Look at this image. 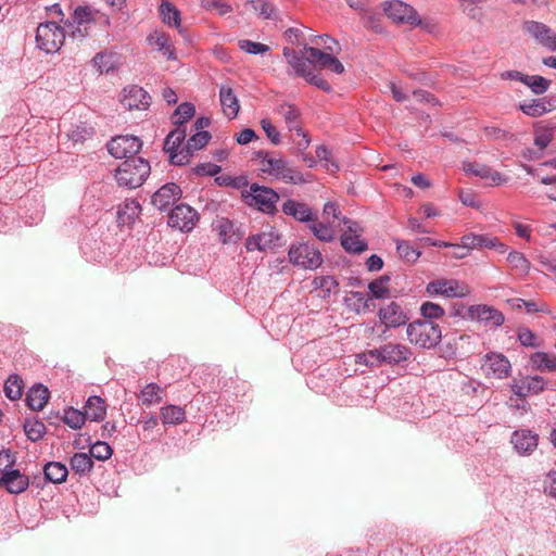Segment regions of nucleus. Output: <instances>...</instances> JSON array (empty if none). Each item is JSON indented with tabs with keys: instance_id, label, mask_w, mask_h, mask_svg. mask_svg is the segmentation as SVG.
<instances>
[{
	"instance_id": "nucleus-1",
	"label": "nucleus",
	"mask_w": 556,
	"mask_h": 556,
	"mask_svg": "<svg viewBox=\"0 0 556 556\" xmlns=\"http://www.w3.org/2000/svg\"><path fill=\"white\" fill-rule=\"evenodd\" d=\"M186 136V128L177 127L165 138L164 151L168 154L169 162L173 165L182 166L188 164L193 153L204 148L211 139L208 131L199 130L188 139L186 146H181Z\"/></svg>"
},
{
	"instance_id": "nucleus-2",
	"label": "nucleus",
	"mask_w": 556,
	"mask_h": 556,
	"mask_svg": "<svg viewBox=\"0 0 556 556\" xmlns=\"http://www.w3.org/2000/svg\"><path fill=\"white\" fill-rule=\"evenodd\" d=\"M256 157L260 160V169L277 180L293 185L305 181L301 172L295 169L288 160L276 153L258 151Z\"/></svg>"
},
{
	"instance_id": "nucleus-3",
	"label": "nucleus",
	"mask_w": 556,
	"mask_h": 556,
	"mask_svg": "<svg viewBox=\"0 0 556 556\" xmlns=\"http://www.w3.org/2000/svg\"><path fill=\"white\" fill-rule=\"evenodd\" d=\"M151 166L142 157H132L125 160L115 169V179L121 187L136 189L140 187L149 177Z\"/></svg>"
},
{
	"instance_id": "nucleus-4",
	"label": "nucleus",
	"mask_w": 556,
	"mask_h": 556,
	"mask_svg": "<svg viewBox=\"0 0 556 556\" xmlns=\"http://www.w3.org/2000/svg\"><path fill=\"white\" fill-rule=\"evenodd\" d=\"M406 333L409 342L421 349L437 346L442 338L440 326L432 320H415L407 326Z\"/></svg>"
},
{
	"instance_id": "nucleus-5",
	"label": "nucleus",
	"mask_w": 556,
	"mask_h": 556,
	"mask_svg": "<svg viewBox=\"0 0 556 556\" xmlns=\"http://www.w3.org/2000/svg\"><path fill=\"white\" fill-rule=\"evenodd\" d=\"M242 198L247 205L267 214H273L276 211L279 200V195L274 189L257 184H252L248 190H244Z\"/></svg>"
},
{
	"instance_id": "nucleus-6",
	"label": "nucleus",
	"mask_w": 556,
	"mask_h": 556,
	"mask_svg": "<svg viewBox=\"0 0 556 556\" xmlns=\"http://www.w3.org/2000/svg\"><path fill=\"white\" fill-rule=\"evenodd\" d=\"M65 39L62 27L54 22L41 23L37 27V47L46 53H53L60 50Z\"/></svg>"
},
{
	"instance_id": "nucleus-7",
	"label": "nucleus",
	"mask_w": 556,
	"mask_h": 556,
	"mask_svg": "<svg viewBox=\"0 0 556 556\" xmlns=\"http://www.w3.org/2000/svg\"><path fill=\"white\" fill-rule=\"evenodd\" d=\"M288 256L291 264L304 269H316L323 264L319 250L307 242L292 244Z\"/></svg>"
},
{
	"instance_id": "nucleus-8",
	"label": "nucleus",
	"mask_w": 556,
	"mask_h": 556,
	"mask_svg": "<svg viewBox=\"0 0 556 556\" xmlns=\"http://www.w3.org/2000/svg\"><path fill=\"white\" fill-rule=\"evenodd\" d=\"M342 224L345 226L340 237V242L345 252L351 254H359L368 249L367 242L361 238L364 229L356 220L342 217Z\"/></svg>"
},
{
	"instance_id": "nucleus-9",
	"label": "nucleus",
	"mask_w": 556,
	"mask_h": 556,
	"mask_svg": "<svg viewBox=\"0 0 556 556\" xmlns=\"http://www.w3.org/2000/svg\"><path fill=\"white\" fill-rule=\"evenodd\" d=\"M465 318L480 323L488 328H498L505 321V316L500 309L486 304L470 305L467 308Z\"/></svg>"
},
{
	"instance_id": "nucleus-10",
	"label": "nucleus",
	"mask_w": 556,
	"mask_h": 556,
	"mask_svg": "<svg viewBox=\"0 0 556 556\" xmlns=\"http://www.w3.org/2000/svg\"><path fill=\"white\" fill-rule=\"evenodd\" d=\"M427 292L431 295L446 298H466L470 294L468 285L456 279H437L427 285Z\"/></svg>"
},
{
	"instance_id": "nucleus-11",
	"label": "nucleus",
	"mask_w": 556,
	"mask_h": 556,
	"mask_svg": "<svg viewBox=\"0 0 556 556\" xmlns=\"http://www.w3.org/2000/svg\"><path fill=\"white\" fill-rule=\"evenodd\" d=\"M141 141L135 136H116L108 143L109 153L115 159H132L141 149Z\"/></svg>"
},
{
	"instance_id": "nucleus-12",
	"label": "nucleus",
	"mask_w": 556,
	"mask_h": 556,
	"mask_svg": "<svg viewBox=\"0 0 556 556\" xmlns=\"http://www.w3.org/2000/svg\"><path fill=\"white\" fill-rule=\"evenodd\" d=\"M383 11L395 23H407L410 25H419L421 23L414 8L401 0L386 2Z\"/></svg>"
},
{
	"instance_id": "nucleus-13",
	"label": "nucleus",
	"mask_w": 556,
	"mask_h": 556,
	"mask_svg": "<svg viewBox=\"0 0 556 556\" xmlns=\"http://www.w3.org/2000/svg\"><path fill=\"white\" fill-rule=\"evenodd\" d=\"M199 219V215L191 206L180 203L176 205L168 217V225L181 231H191Z\"/></svg>"
},
{
	"instance_id": "nucleus-14",
	"label": "nucleus",
	"mask_w": 556,
	"mask_h": 556,
	"mask_svg": "<svg viewBox=\"0 0 556 556\" xmlns=\"http://www.w3.org/2000/svg\"><path fill=\"white\" fill-rule=\"evenodd\" d=\"M478 248L492 249L496 250L500 253H505L507 251V247L504 243H502L497 238L488 235L477 233L464 235L460 239V243L458 244L457 249H466L470 251Z\"/></svg>"
},
{
	"instance_id": "nucleus-15",
	"label": "nucleus",
	"mask_w": 556,
	"mask_h": 556,
	"mask_svg": "<svg viewBox=\"0 0 556 556\" xmlns=\"http://www.w3.org/2000/svg\"><path fill=\"white\" fill-rule=\"evenodd\" d=\"M121 103L128 110H147L151 103L150 94L137 85L123 89Z\"/></svg>"
},
{
	"instance_id": "nucleus-16",
	"label": "nucleus",
	"mask_w": 556,
	"mask_h": 556,
	"mask_svg": "<svg viewBox=\"0 0 556 556\" xmlns=\"http://www.w3.org/2000/svg\"><path fill=\"white\" fill-rule=\"evenodd\" d=\"M378 317L387 328H396L409 320L408 313L396 302H391L381 307Z\"/></svg>"
},
{
	"instance_id": "nucleus-17",
	"label": "nucleus",
	"mask_w": 556,
	"mask_h": 556,
	"mask_svg": "<svg viewBox=\"0 0 556 556\" xmlns=\"http://www.w3.org/2000/svg\"><path fill=\"white\" fill-rule=\"evenodd\" d=\"M275 111L282 118L289 131L303 134V121L300 108L289 102H282L276 106Z\"/></svg>"
},
{
	"instance_id": "nucleus-18",
	"label": "nucleus",
	"mask_w": 556,
	"mask_h": 556,
	"mask_svg": "<svg viewBox=\"0 0 556 556\" xmlns=\"http://www.w3.org/2000/svg\"><path fill=\"white\" fill-rule=\"evenodd\" d=\"M280 236L274 228H267L258 233L248 237L245 249L249 252L267 251L277 245Z\"/></svg>"
},
{
	"instance_id": "nucleus-19",
	"label": "nucleus",
	"mask_w": 556,
	"mask_h": 556,
	"mask_svg": "<svg viewBox=\"0 0 556 556\" xmlns=\"http://www.w3.org/2000/svg\"><path fill=\"white\" fill-rule=\"evenodd\" d=\"M482 368L488 376L492 375L497 379H503L509 376L511 366L503 354L489 353L484 356Z\"/></svg>"
},
{
	"instance_id": "nucleus-20",
	"label": "nucleus",
	"mask_w": 556,
	"mask_h": 556,
	"mask_svg": "<svg viewBox=\"0 0 556 556\" xmlns=\"http://www.w3.org/2000/svg\"><path fill=\"white\" fill-rule=\"evenodd\" d=\"M510 442L519 455H530L538 447L539 435L529 429H519L513 432Z\"/></svg>"
},
{
	"instance_id": "nucleus-21",
	"label": "nucleus",
	"mask_w": 556,
	"mask_h": 556,
	"mask_svg": "<svg viewBox=\"0 0 556 556\" xmlns=\"http://www.w3.org/2000/svg\"><path fill=\"white\" fill-rule=\"evenodd\" d=\"M181 197V189L174 182L162 186L151 198L152 204L160 211L167 210Z\"/></svg>"
},
{
	"instance_id": "nucleus-22",
	"label": "nucleus",
	"mask_w": 556,
	"mask_h": 556,
	"mask_svg": "<svg viewBox=\"0 0 556 556\" xmlns=\"http://www.w3.org/2000/svg\"><path fill=\"white\" fill-rule=\"evenodd\" d=\"M29 479L23 475L18 469H11L3 472L0 477V486L5 489L11 494H20L27 490Z\"/></svg>"
},
{
	"instance_id": "nucleus-23",
	"label": "nucleus",
	"mask_w": 556,
	"mask_h": 556,
	"mask_svg": "<svg viewBox=\"0 0 556 556\" xmlns=\"http://www.w3.org/2000/svg\"><path fill=\"white\" fill-rule=\"evenodd\" d=\"M283 56L295 76L304 78L312 71V61L308 53L306 56L303 52H298L286 47L283 48Z\"/></svg>"
},
{
	"instance_id": "nucleus-24",
	"label": "nucleus",
	"mask_w": 556,
	"mask_h": 556,
	"mask_svg": "<svg viewBox=\"0 0 556 556\" xmlns=\"http://www.w3.org/2000/svg\"><path fill=\"white\" fill-rule=\"evenodd\" d=\"M464 170L467 174L489 180L491 186H500L508 180L507 177H504L500 172L480 163H465Z\"/></svg>"
},
{
	"instance_id": "nucleus-25",
	"label": "nucleus",
	"mask_w": 556,
	"mask_h": 556,
	"mask_svg": "<svg viewBox=\"0 0 556 556\" xmlns=\"http://www.w3.org/2000/svg\"><path fill=\"white\" fill-rule=\"evenodd\" d=\"M214 229L217 231V235L223 243H236L243 236L240 232L239 228L236 227L233 222L228 218L220 217L217 218L214 224Z\"/></svg>"
},
{
	"instance_id": "nucleus-26",
	"label": "nucleus",
	"mask_w": 556,
	"mask_h": 556,
	"mask_svg": "<svg viewBox=\"0 0 556 556\" xmlns=\"http://www.w3.org/2000/svg\"><path fill=\"white\" fill-rule=\"evenodd\" d=\"M412 350L404 344L387 343L382 345V361L387 364H399L410 358Z\"/></svg>"
},
{
	"instance_id": "nucleus-27",
	"label": "nucleus",
	"mask_w": 556,
	"mask_h": 556,
	"mask_svg": "<svg viewBox=\"0 0 556 556\" xmlns=\"http://www.w3.org/2000/svg\"><path fill=\"white\" fill-rule=\"evenodd\" d=\"M219 101L223 112L228 118L232 119L238 115L240 104L232 88L228 86H222L219 88Z\"/></svg>"
},
{
	"instance_id": "nucleus-28",
	"label": "nucleus",
	"mask_w": 556,
	"mask_h": 556,
	"mask_svg": "<svg viewBox=\"0 0 556 556\" xmlns=\"http://www.w3.org/2000/svg\"><path fill=\"white\" fill-rule=\"evenodd\" d=\"M282 212L302 223L312 222L314 219L311 207L305 203L294 200L286 201L282 204Z\"/></svg>"
},
{
	"instance_id": "nucleus-29",
	"label": "nucleus",
	"mask_w": 556,
	"mask_h": 556,
	"mask_svg": "<svg viewBox=\"0 0 556 556\" xmlns=\"http://www.w3.org/2000/svg\"><path fill=\"white\" fill-rule=\"evenodd\" d=\"M141 205L135 199H127L117 211V220L119 225H130L139 217Z\"/></svg>"
},
{
	"instance_id": "nucleus-30",
	"label": "nucleus",
	"mask_w": 556,
	"mask_h": 556,
	"mask_svg": "<svg viewBox=\"0 0 556 556\" xmlns=\"http://www.w3.org/2000/svg\"><path fill=\"white\" fill-rule=\"evenodd\" d=\"M159 11L162 21L166 25L175 27L179 31V34L184 33V28L181 26L180 12L178 11V9H176L170 2L162 0Z\"/></svg>"
},
{
	"instance_id": "nucleus-31",
	"label": "nucleus",
	"mask_w": 556,
	"mask_h": 556,
	"mask_svg": "<svg viewBox=\"0 0 556 556\" xmlns=\"http://www.w3.org/2000/svg\"><path fill=\"white\" fill-rule=\"evenodd\" d=\"M49 390L42 384L31 387L26 396V403L33 410H41L49 400Z\"/></svg>"
},
{
	"instance_id": "nucleus-32",
	"label": "nucleus",
	"mask_w": 556,
	"mask_h": 556,
	"mask_svg": "<svg viewBox=\"0 0 556 556\" xmlns=\"http://www.w3.org/2000/svg\"><path fill=\"white\" fill-rule=\"evenodd\" d=\"M147 40L149 45L155 46L156 50L162 52L168 60H176L170 38L167 34L154 31L153 34L148 36Z\"/></svg>"
},
{
	"instance_id": "nucleus-33",
	"label": "nucleus",
	"mask_w": 556,
	"mask_h": 556,
	"mask_svg": "<svg viewBox=\"0 0 556 556\" xmlns=\"http://www.w3.org/2000/svg\"><path fill=\"white\" fill-rule=\"evenodd\" d=\"M85 415L86 419L89 418L93 421L102 420L106 415V407L103 399L97 395L90 396L86 402Z\"/></svg>"
},
{
	"instance_id": "nucleus-34",
	"label": "nucleus",
	"mask_w": 556,
	"mask_h": 556,
	"mask_svg": "<svg viewBox=\"0 0 556 556\" xmlns=\"http://www.w3.org/2000/svg\"><path fill=\"white\" fill-rule=\"evenodd\" d=\"M526 29L544 47H547L548 41H551L553 35L555 34L545 24L535 21L527 22Z\"/></svg>"
},
{
	"instance_id": "nucleus-35",
	"label": "nucleus",
	"mask_w": 556,
	"mask_h": 556,
	"mask_svg": "<svg viewBox=\"0 0 556 556\" xmlns=\"http://www.w3.org/2000/svg\"><path fill=\"white\" fill-rule=\"evenodd\" d=\"M161 420L164 425L176 426L186 419V412L178 405H166L161 408Z\"/></svg>"
},
{
	"instance_id": "nucleus-36",
	"label": "nucleus",
	"mask_w": 556,
	"mask_h": 556,
	"mask_svg": "<svg viewBox=\"0 0 556 556\" xmlns=\"http://www.w3.org/2000/svg\"><path fill=\"white\" fill-rule=\"evenodd\" d=\"M70 466L75 473L85 476L93 468V462L87 453H75L71 457Z\"/></svg>"
},
{
	"instance_id": "nucleus-37",
	"label": "nucleus",
	"mask_w": 556,
	"mask_h": 556,
	"mask_svg": "<svg viewBox=\"0 0 556 556\" xmlns=\"http://www.w3.org/2000/svg\"><path fill=\"white\" fill-rule=\"evenodd\" d=\"M45 477L48 481L53 483H61L65 481L68 470L65 465L59 462H50L43 468Z\"/></svg>"
},
{
	"instance_id": "nucleus-38",
	"label": "nucleus",
	"mask_w": 556,
	"mask_h": 556,
	"mask_svg": "<svg viewBox=\"0 0 556 556\" xmlns=\"http://www.w3.org/2000/svg\"><path fill=\"white\" fill-rule=\"evenodd\" d=\"M139 399L141 400L142 404L147 406L159 404L163 400V390L159 384L154 382L148 383L141 390Z\"/></svg>"
},
{
	"instance_id": "nucleus-39",
	"label": "nucleus",
	"mask_w": 556,
	"mask_h": 556,
	"mask_svg": "<svg viewBox=\"0 0 556 556\" xmlns=\"http://www.w3.org/2000/svg\"><path fill=\"white\" fill-rule=\"evenodd\" d=\"M532 365L541 371H556V356L545 352H535L531 355Z\"/></svg>"
},
{
	"instance_id": "nucleus-40",
	"label": "nucleus",
	"mask_w": 556,
	"mask_h": 556,
	"mask_svg": "<svg viewBox=\"0 0 556 556\" xmlns=\"http://www.w3.org/2000/svg\"><path fill=\"white\" fill-rule=\"evenodd\" d=\"M308 228L323 242H331L334 239V229L329 223H320L313 219Z\"/></svg>"
},
{
	"instance_id": "nucleus-41",
	"label": "nucleus",
	"mask_w": 556,
	"mask_h": 556,
	"mask_svg": "<svg viewBox=\"0 0 556 556\" xmlns=\"http://www.w3.org/2000/svg\"><path fill=\"white\" fill-rule=\"evenodd\" d=\"M4 394L8 399L18 400L23 394V381L20 376L11 375L5 380L3 387Z\"/></svg>"
},
{
	"instance_id": "nucleus-42",
	"label": "nucleus",
	"mask_w": 556,
	"mask_h": 556,
	"mask_svg": "<svg viewBox=\"0 0 556 556\" xmlns=\"http://www.w3.org/2000/svg\"><path fill=\"white\" fill-rule=\"evenodd\" d=\"M348 305L357 314L366 313L369 309L370 299L363 292L352 291L346 299Z\"/></svg>"
},
{
	"instance_id": "nucleus-43",
	"label": "nucleus",
	"mask_w": 556,
	"mask_h": 556,
	"mask_svg": "<svg viewBox=\"0 0 556 556\" xmlns=\"http://www.w3.org/2000/svg\"><path fill=\"white\" fill-rule=\"evenodd\" d=\"M395 244L400 257L408 263H415L421 255V252L412 247L408 241L396 239Z\"/></svg>"
},
{
	"instance_id": "nucleus-44",
	"label": "nucleus",
	"mask_w": 556,
	"mask_h": 556,
	"mask_svg": "<svg viewBox=\"0 0 556 556\" xmlns=\"http://www.w3.org/2000/svg\"><path fill=\"white\" fill-rule=\"evenodd\" d=\"M390 281V277L387 275L380 276L379 278L372 280L368 283V290L370 291L372 298L375 299H386L389 296L390 290L388 288V283Z\"/></svg>"
},
{
	"instance_id": "nucleus-45",
	"label": "nucleus",
	"mask_w": 556,
	"mask_h": 556,
	"mask_svg": "<svg viewBox=\"0 0 556 556\" xmlns=\"http://www.w3.org/2000/svg\"><path fill=\"white\" fill-rule=\"evenodd\" d=\"M304 50L311 55L312 65L319 68H327L333 58L331 52L327 53L314 47H305Z\"/></svg>"
},
{
	"instance_id": "nucleus-46",
	"label": "nucleus",
	"mask_w": 556,
	"mask_h": 556,
	"mask_svg": "<svg viewBox=\"0 0 556 556\" xmlns=\"http://www.w3.org/2000/svg\"><path fill=\"white\" fill-rule=\"evenodd\" d=\"M356 363L371 367L383 364L384 361H382V346L358 354L356 356Z\"/></svg>"
},
{
	"instance_id": "nucleus-47",
	"label": "nucleus",
	"mask_w": 556,
	"mask_h": 556,
	"mask_svg": "<svg viewBox=\"0 0 556 556\" xmlns=\"http://www.w3.org/2000/svg\"><path fill=\"white\" fill-rule=\"evenodd\" d=\"M63 421L72 429H80L86 421L85 413L70 407L64 410Z\"/></svg>"
},
{
	"instance_id": "nucleus-48",
	"label": "nucleus",
	"mask_w": 556,
	"mask_h": 556,
	"mask_svg": "<svg viewBox=\"0 0 556 556\" xmlns=\"http://www.w3.org/2000/svg\"><path fill=\"white\" fill-rule=\"evenodd\" d=\"M525 85L528 86L534 94H543L551 86V80L539 75H527Z\"/></svg>"
},
{
	"instance_id": "nucleus-49",
	"label": "nucleus",
	"mask_w": 556,
	"mask_h": 556,
	"mask_svg": "<svg viewBox=\"0 0 556 556\" xmlns=\"http://www.w3.org/2000/svg\"><path fill=\"white\" fill-rule=\"evenodd\" d=\"M194 112L195 109L191 103H181L174 112V123L177 127H184V124L194 115Z\"/></svg>"
},
{
	"instance_id": "nucleus-50",
	"label": "nucleus",
	"mask_w": 556,
	"mask_h": 556,
	"mask_svg": "<svg viewBox=\"0 0 556 556\" xmlns=\"http://www.w3.org/2000/svg\"><path fill=\"white\" fill-rule=\"evenodd\" d=\"M92 134V127L88 126L86 123L80 122L79 124L75 125L71 130H68L67 136L74 142H81L90 138Z\"/></svg>"
},
{
	"instance_id": "nucleus-51",
	"label": "nucleus",
	"mask_w": 556,
	"mask_h": 556,
	"mask_svg": "<svg viewBox=\"0 0 556 556\" xmlns=\"http://www.w3.org/2000/svg\"><path fill=\"white\" fill-rule=\"evenodd\" d=\"M315 288L320 289L323 296H329L338 288V282L332 276H319L313 280Z\"/></svg>"
},
{
	"instance_id": "nucleus-52",
	"label": "nucleus",
	"mask_w": 556,
	"mask_h": 556,
	"mask_svg": "<svg viewBox=\"0 0 556 556\" xmlns=\"http://www.w3.org/2000/svg\"><path fill=\"white\" fill-rule=\"evenodd\" d=\"M519 109L529 116H541L547 112L546 104L543 99H534L530 103H522Z\"/></svg>"
},
{
	"instance_id": "nucleus-53",
	"label": "nucleus",
	"mask_w": 556,
	"mask_h": 556,
	"mask_svg": "<svg viewBox=\"0 0 556 556\" xmlns=\"http://www.w3.org/2000/svg\"><path fill=\"white\" fill-rule=\"evenodd\" d=\"M507 262L514 269H518L522 273H528L530 268V262L527 260L523 253L518 251L509 252Z\"/></svg>"
},
{
	"instance_id": "nucleus-54",
	"label": "nucleus",
	"mask_w": 556,
	"mask_h": 556,
	"mask_svg": "<svg viewBox=\"0 0 556 556\" xmlns=\"http://www.w3.org/2000/svg\"><path fill=\"white\" fill-rule=\"evenodd\" d=\"M92 62L100 73H109L115 67L113 55L108 53H97Z\"/></svg>"
},
{
	"instance_id": "nucleus-55",
	"label": "nucleus",
	"mask_w": 556,
	"mask_h": 556,
	"mask_svg": "<svg viewBox=\"0 0 556 556\" xmlns=\"http://www.w3.org/2000/svg\"><path fill=\"white\" fill-rule=\"evenodd\" d=\"M112 447L103 441H97L90 447V456L98 460H106L112 456Z\"/></svg>"
},
{
	"instance_id": "nucleus-56",
	"label": "nucleus",
	"mask_w": 556,
	"mask_h": 556,
	"mask_svg": "<svg viewBox=\"0 0 556 556\" xmlns=\"http://www.w3.org/2000/svg\"><path fill=\"white\" fill-rule=\"evenodd\" d=\"M73 20L74 23L78 26L77 29L73 31V36L76 37L78 33L80 37H84V34L80 30V26L91 22L90 10L88 8H77L74 12Z\"/></svg>"
},
{
	"instance_id": "nucleus-57",
	"label": "nucleus",
	"mask_w": 556,
	"mask_h": 556,
	"mask_svg": "<svg viewBox=\"0 0 556 556\" xmlns=\"http://www.w3.org/2000/svg\"><path fill=\"white\" fill-rule=\"evenodd\" d=\"M239 48L249 54H263L269 51V46L255 42L249 39H242L238 42Z\"/></svg>"
},
{
	"instance_id": "nucleus-58",
	"label": "nucleus",
	"mask_w": 556,
	"mask_h": 556,
	"mask_svg": "<svg viewBox=\"0 0 556 556\" xmlns=\"http://www.w3.org/2000/svg\"><path fill=\"white\" fill-rule=\"evenodd\" d=\"M420 313L426 318L425 320L438 319L444 315V309L437 303L425 302L420 306Z\"/></svg>"
},
{
	"instance_id": "nucleus-59",
	"label": "nucleus",
	"mask_w": 556,
	"mask_h": 556,
	"mask_svg": "<svg viewBox=\"0 0 556 556\" xmlns=\"http://www.w3.org/2000/svg\"><path fill=\"white\" fill-rule=\"evenodd\" d=\"M553 140V131L548 128H536L534 130V144L543 152Z\"/></svg>"
},
{
	"instance_id": "nucleus-60",
	"label": "nucleus",
	"mask_w": 556,
	"mask_h": 556,
	"mask_svg": "<svg viewBox=\"0 0 556 556\" xmlns=\"http://www.w3.org/2000/svg\"><path fill=\"white\" fill-rule=\"evenodd\" d=\"M27 438L31 441H38L46 432V427L41 421L26 422L24 426Z\"/></svg>"
},
{
	"instance_id": "nucleus-61",
	"label": "nucleus",
	"mask_w": 556,
	"mask_h": 556,
	"mask_svg": "<svg viewBox=\"0 0 556 556\" xmlns=\"http://www.w3.org/2000/svg\"><path fill=\"white\" fill-rule=\"evenodd\" d=\"M528 394H539L546 388V381L541 376H531L523 379Z\"/></svg>"
},
{
	"instance_id": "nucleus-62",
	"label": "nucleus",
	"mask_w": 556,
	"mask_h": 556,
	"mask_svg": "<svg viewBox=\"0 0 556 556\" xmlns=\"http://www.w3.org/2000/svg\"><path fill=\"white\" fill-rule=\"evenodd\" d=\"M251 7L257 12L263 18H270L274 14V7L267 0H252Z\"/></svg>"
},
{
	"instance_id": "nucleus-63",
	"label": "nucleus",
	"mask_w": 556,
	"mask_h": 556,
	"mask_svg": "<svg viewBox=\"0 0 556 556\" xmlns=\"http://www.w3.org/2000/svg\"><path fill=\"white\" fill-rule=\"evenodd\" d=\"M201 4L205 10H216L220 15H225L232 11L228 3L220 0H201Z\"/></svg>"
},
{
	"instance_id": "nucleus-64",
	"label": "nucleus",
	"mask_w": 556,
	"mask_h": 556,
	"mask_svg": "<svg viewBox=\"0 0 556 556\" xmlns=\"http://www.w3.org/2000/svg\"><path fill=\"white\" fill-rule=\"evenodd\" d=\"M261 126L271 143H274V144L280 143V141H281L280 134L268 118H263L261 121Z\"/></svg>"
}]
</instances>
